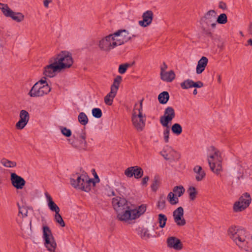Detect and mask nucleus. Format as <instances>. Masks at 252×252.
<instances>
[{
  "instance_id": "f257e3e1",
  "label": "nucleus",
  "mask_w": 252,
  "mask_h": 252,
  "mask_svg": "<svg viewBox=\"0 0 252 252\" xmlns=\"http://www.w3.org/2000/svg\"><path fill=\"white\" fill-rule=\"evenodd\" d=\"M230 238L240 248L246 251L252 252V241L246 240V232L244 229L237 228L236 226H231L228 230Z\"/></svg>"
},
{
  "instance_id": "f03ea898",
  "label": "nucleus",
  "mask_w": 252,
  "mask_h": 252,
  "mask_svg": "<svg viewBox=\"0 0 252 252\" xmlns=\"http://www.w3.org/2000/svg\"><path fill=\"white\" fill-rule=\"evenodd\" d=\"M76 175H77L76 180L70 178V184L74 188L86 192H89L91 190L92 185L94 187L96 183H98L100 181L96 173L94 175L95 180L94 179L90 178L88 175H79V173H76Z\"/></svg>"
},
{
  "instance_id": "7ed1b4c3",
  "label": "nucleus",
  "mask_w": 252,
  "mask_h": 252,
  "mask_svg": "<svg viewBox=\"0 0 252 252\" xmlns=\"http://www.w3.org/2000/svg\"><path fill=\"white\" fill-rule=\"evenodd\" d=\"M112 206L116 211L118 219L122 221H126V217H124L126 211H129L130 206V203L123 196H116L112 199Z\"/></svg>"
},
{
  "instance_id": "20e7f679",
  "label": "nucleus",
  "mask_w": 252,
  "mask_h": 252,
  "mask_svg": "<svg viewBox=\"0 0 252 252\" xmlns=\"http://www.w3.org/2000/svg\"><path fill=\"white\" fill-rule=\"evenodd\" d=\"M210 148L214 153L209 156V158L212 159H208V163L211 170L216 174H219L222 171V158L220 152L214 146H212Z\"/></svg>"
},
{
  "instance_id": "39448f33",
  "label": "nucleus",
  "mask_w": 252,
  "mask_h": 252,
  "mask_svg": "<svg viewBox=\"0 0 252 252\" xmlns=\"http://www.w3.org/2000/svg\"><path fill=\"white\" fill-rule=\"evenodd\" d=\"M43 238L44 241V246L50 252H55L57 244L53 236L51 230L47 225L42 227Z\"/></svg>"
},
{
  "instance_id": "423d86ee",
  "label": "nucleus",
  "mask_w": 252,
  "mask_h": 252,
  "mask_svg": "<svg viewBox=\"0 0 252 252\" xmlns=\"http://www.w3.org/2000/svg\"><path fill=\"white\" fill-rule=\"evenodd\" d=\"M120 32H116L103 38L99 42L98 47L102 51L109 52L112 49L118 46L117 43L114 41V37L119 35Z\"/></svg>"
},
{
  "instance_id": "0eeeda50",
  "label": "nucleus",
  "mask_w": 252,
  "mask_h": 252,
  "mask_svg": "<svg viewBox=\"0 0 252 252\" xmlns=\"http://www.w3.org/2000/svg\"><path fill=\"white\" fill-rule=\"evenodd\" d=\"M52 58L55 62H57V65L61 64L63 66V68H62V70L69 68L73 63L72 55L68 51H62Z\"/></svg>"
},
{
  "instance_id": "6e6552de",
  "label": "nucleus",
  "mask_w": 252,
  "mask_h": 252,
  "mask_svg": "<svg viewBox=\"0 0 252 252\" xmlns=\"http://www.w3.org/2000/svg\"><path fill=\"white\" fill-rule=\"evenodd\" d=\"M252 201L250 194L248 192L243 193L239 197L238 201H236L233 206L234 212H240L247 208Z\"/></svg>"
},
{
  "instance_id": "1a4fd4ad",
  "label": "nucleus",
  "mask_w": 252,
  "mask_h": 252,
  "mask_svg": "<svg viewBox=\"0 0 252 252\" xmlns=\"http://www.w3.org/2000/svg\"><path fill=\"white\" fill-rule=\"evenodd\" d=\"M51 91V87L48 85L39 86L34 85L28 93L31 97H41L47 94Z\"/></svg>"
},
{
  "instance_id": "9d476101",
  "label": "nucleus",
  "mask_w": 252,
  "mask_h": 252,
  "mask_svg": "<svg viewBox=\"0 0 252 252\" xmlns=\"http://www.w3.org/2000/svg\"><path fill=\"white\" fill-rule=\"evenodd\" d=\"M0 9L6 17H10L17 22H20L24 19L23 14L13 11L6 4L0 3Z\"/></svg>"
},
{
  "instance_id": "9b49d317",
  "label": "nucleus",
  "mask_w": 252,
  "mask_h": 252,
  "mask_svg": "<svg viewBox=\"0 0 252 252\" xmlns=\"http://www.w3.org/2000/svg\"><path fill=\"white\" fill-rule=\"evenodd\" d=\"M216 15L217 13L214 10H210L201 18L200 23L202 25L205 24L207 27L210 26L212 29H214L217 26Z\"/></svg>"
},
{
  "instance_id": "f8f14e48",
  "label": "nucleus",
  "mask_w": 252,
  "mask_h": 252,
  "mask_svg": "<svg viewBox=\"0 0 252 252\" xmlns=\"http://www.w3.org/2000/svg\"><path fill=\"white\" fill-rule=\"evenodd\" d=\"M146 210V206L142 204L140 206L138 209H132L131 207L129 211H126L125 214L123 215L124 217H126V221L129 223L130 220H135L139 218L141 215L143 214Z\"/></svg>"
},
{
  "instance_id": "ddd939ff",
  "label": "nucleus",
  "mask_w": 252,
  "mask_h": 252,
  "mask_svg": "<svg viewBox=\"0 0 252 252\" xmlns=\"http://www.w3.org/2000/svg\"><path fill=\"white\" fill-rule=\"evenodd\" d=\"M49 64L44 67V70L43 73L44 74L49 77H54L57 72H60L62 70V68H63V66L57 64V62L54 61L52 58H51L49 61Z\"/></svg>"
},
{
  "instance_id": "4468645a",
  "label": "nucleus",
  "mask_w": 252,
  "mask_h": 252,
  "mask_svg": "<svg viewBox=\"0 0 252 252\" xmlns=\"http://www.w3.org/2000/svg\"><path fill=\"white\" fill-rule=\"evenodd\" d=\"M79 137L81 139V140H78V138H75L74 135H73L74 139H68V141L73 147L75 148H77L80 150H86L87 147V142L86 140V132L82 131L79 135Z\"/></svg>"
},
{
  "instance_id": "2eb2a0df",
  "label": "nucleus",
  "mask_w": 252,
  "mask_h": 252,
  "mask_svg": "<svg viewBox=\"0 0 252 252\" xmlns=\"http://www.w3.org/2000/svg\"><path fill=\"white\" fill-rule=\"evenodd\" d=\"M175 117V112L173 108L167 107L165 109L163 115L160 117V123L163 126H166Z\"/></svg>"
},
{
  "instance_id": "dca6fc26",
  "label": "nucleus",
  "mask_w": 252,
  "mask_h": 252,
  "mask_svg": "<svg viewBox=\"0 0 252 252\" xmlns=\"http://www.w3.org/2000/svg\"><path fill=\"white\" fill-rule=\"evenodd\" d=\"M146 120V116H142V118H138L136 115L135 111L132 112L131 117V121L134 127L138 131H141L143 130L145 126Z\"/></svg>"
},
{
  "instance_id": "f3484780",
  "label": "nucleus",
  "mask_w": 252,
  "mask_h": 252,
  "mask_svg": "<svg viewBox=\"0 0 252 252\" xmlns=\"http://www.w3.org/2000/svg\"><path fill=\"white\" fill-rule=\"evenodd\" d=\"M143 169L138 166L128 167L125 171V174L127 177L131 178L134 176L136 179L141 178L143 176Z\"/></svg>"
},
{
  "instance_id": "a211bd4d",
  "label": "nucleus",
  "mask_w": 252,
  "mask_h": 252,
  "mask_svg": "<svg viewBox=\"0 0 252 252\" xmlns=\"http://www.w3.org/2000/svg\"><path fill=\"white\" fill-rule=\"evenodd\" d=\"M10 180L12 185L17 189H23L26 183L23 178L15 173H11Z\"/></svg>"
},
{
  "instance_id": "6ab92c4d",
  "label": "nucleus",
  "mask_w": 252,
  "mask_h": 252,
  "mask_svg": "<svg viewBox=\"0 0 252 252\" xmlns=\"http://www.w3.org/2000/svg\"><path fill=\"white\" fill-rule=\"evenodd\" d=\"M173 216L175 222L178 226H184L186 221L184 218V209L182 207H179L173 212Z\"/></svg>"
},
{
  "instance_id": "aec40b11",
  "label": "nucleus",
  "mask_w": 252,
  "mask_h": 252,
  "mask_svg": "<svg viewBox=\"0 0 252 252\" xmlns=\"http://www.w3.org/2000/svg\"><path fill=\"white\" fill-rule=\"evenodd\" d=\"M142 20L139 21V25L142 27H146L149 26L152 22L154 14L152 10H147L142 15Z\"/></svg>"
},
{
  "instance_id": "412c9836",
  "label": "nucleus",
  "mask_w": 252,
  "mask_h": 252,
  "mask_svg": "<svg viewBox=\"0 0 252 252\" xmlns=\"http://www.w3.org/2000/svg\"><path fill=\"white\" fill-rule=\"evenodd\" d=\"M167 246L173 248L176 250H181L183 248L181 241L178 238L174 236L169 237L167 239Z\"/></svg>"
},
{
  "instance_id": "4be33fe9",
  "label": "nucleus",
  "mask_w": 252,
  "mask_h": 252,
  "mask_svg": "<svg viewBox=\"0 0 252 252\" xmlns=\"http://www.w3.org/2000/svg\"><path fill=\"white\" fill-rule=\"evenodd\" d=\"M117 32H120L119 35L122 37V39L116 40L118 46L121 45L128 42L131 39V36H128L129 32L126 30H119Z\"/></svg>"
},
{
  "instance_id": "5701e85b",
  "label": "nucleus",
  "mask_w": 252,
  "mask_h": 252,
  "mask_svg": "<svg viewBox=\"0 0 252 252\" xmlns=\"http://www.w3.org/2000/svg\"><path fill=\"white\" fill-rule=\"evenodd\" d=\"M208 62L206 57H202L198 62L196 71L198 74H201L205 70Z\"/></svg>"
},
{
  "instance_id": "b1692460",
  "label": "nucleus",
  "mask_w": 252,
  "mask_h": 252,
  "mask_svg": "<svg viewBox=\"0 0 252 252\" xmlns=\"http://www.w3.org/2000/svg\"><path fill=\"white\" fill-rule=\"evenodd\" d=\"M45 194L48 202V206L49 209L52 211L55 212L56 214L59 213L60 209L58 205L53 201L51 195L47 192H45Z\"/></svg>"
},
{
  "instance_id": "393cba45",
  "label": "nucleus",
  "mask_w": 252,
  "mask_h": 252,
  "mask_svg": "<svg viewBox=\"0 0 252 252\" xmlns=\"http://www.w3.org/2000/svg\"><path fill=\"white\" fill-rule=\"evenodd\" d=\"M160 75L161 79L167 82H172L175 78V74L172 70L160 73Z\"/></svg>"
},
{
  "instance_id": "a878e982",
  "label": "nucleus",
  "mask_w": 252,
  "mask_h": 252,
  "mask_svg": "<svg viewBox=\"0 0 252 252\" xmlns=\"http://www.w3.org/2000/svg\"><path fill=\"white\" fill-rule=\"evenodd\" d=\"M193 171L197 174L195 179L197 181H201L205 176V172L200 166H195L193 168Z\"/></svg>"
},
{
  "instance_id": "bb28decb",
  "label": "nucleus",
  "mask_w": 252,
  "mask_h": 252,
  "mask_svg": "<svg viewBox=\"0 0 252 252\" xmlns=\"http://www.w3.org/2000/svg\"><path fill=\"white\" fill-rule=\"evenodd\" d=\"M117 94V92L111 90L110 92L104 97V102L106 104L111 106L113 101V99Z\"/></svg>"
},
{
  "instance_id": "cd10ccee",
  "label": "nucleus",
  "mask_w": 252,
  "mask_h": 252,
  "mask_svg": "<svg viewBox=\"0 0 252 252\" xmlns=\"http://www.w3.org/2000/svg\"><path fill=\"white\" fill-rule=\"evenodd\" d=\"M169 93L166 91H164L159 94L158 100L160 104H165L169 100Z\"/></svg>"
},
{
  "instance_id": "c85d7f7f",
  "label": "nucleus",
  "mask_w": 252,
  "mask_h": 252,
  "mask_svg": "<svg viewBox=\"0 0 252 252\" xmlns=\"http://www.w3.org/2000/svg\"><path fill=\"white\" fill-rule=\"evenodd\" d=\"M143 99H142L140 101L139 108H136L137 106V104L136 103L135 104L134 108L132 112H133L135 111V112H136V115L138 116V118H142V116H146L145 114H143Z\"/></svg>"
},
{
  "instance_id": "c756f323",
  "label": "nucleus",
  "mask_w": 252,
  "mask_h": 252,
  "mask_svg": "<svg viewBox=\"0 0 252 252\" xmlns=\"http://www.w3.org/2000/svg\"><path fill=\"white\" fill-rule=\"evenodd\" d=\"M122 80L121 76L118 75L114 79L113 84L111 86V90L117 92L120 84Z\"/></svg>"
},
{
  "instance_id": "7c9ffc66",
  "label": "nucleus",
  "mask_w": 252,
  "mask_h": 252,
  "mask_svg": "<svg viewBox=\"0 0 252 252\" xmlns=\"http://www.w3.org/2000/svg\"><path fill=\"white\" fill-rule=\"evenodd\" d=\"M167 218L164 214H159L158 215V222L159 227L163 228L165 226Z\"/></svg>"
},
{
  "instance_id": "2f4dec72",
  "label": "nucleus",
  "mask_w": 252,
  "mask_h": 252,
  "mask_svg": "<svg viewBox=\"0 0 252 252\" xmlns=\"http://www.w3.org/2000/svg\"><path fill=\"white\" fill-rule=\"evenodd\" d=\"M78 122L83 126H86L89 121L88 117L84 112H81L79 114L78 116Z\"/></svg>"
},
{
  "instance_id": "473e14b6",
  "label": "nucleus",
  "mask_w": 252,
  "mask_h": 252,
  "mask_svg": "<svg viewBox=\"0 0 252 252\" xmlns=\"http://www.w3.org/2000/svg\"><path fill=\"white\" fill-rule=\"evenodd\" d=\"M172 192H170L167 195V199L171 205H175L179 202L178 198Z\"/></svg>"
},
{
  "instance_id": "72a5a7b5",
  "label": "nucleus",
  "mask_w": 252,
  "mask_h": 252,
  "mask_svg": "<svg viewBox=\"0 0 252 252\" xmlns=\"http://www.w3.org/2000/svg\"><path fill=\"white\" fill-rule=\"evenodd\" d=\"M171 130L174 134L179 135L182 133L183 129L179 124L175 123L172 126Z\"/></svg>"
},
{
  "instance_id": "f704fd0d",
  "label": "nucleus",
  "mask_w": 252,
  "mask_h": 252,
  "mask_svg": "<svg viewBox=\"0 0 252 252\" xmlns=\"http://www.w3.org/2000/svg\"><path fill=\"white\" fill-rule=\"evenodd\" d=\"M187 192L189 195V198L190 200H194L196 197L197 191L194 187H190L187 190Z\"/></svg>"
},
{
  "instance_id": "c9c22d12",
  "label": "nucleus",
  "mask_w": 252,
  "mask_h": 252,
  "mask_svg": "<svg viewBox=\"0 0 252 252\" xmlns=\"http://www.w3.org/2000/svg\"><path fill=\"white\" fill-rule=\"evenodd\" d=\"M138 234L140 235L142 238H149L150 237L151 235L149 233V230L147 228L139 227L138 228Z\"/></svg>"
},
{
  "instance_id": "e433bc0d",
  "label": "nucleus",
  "mask_w": 252,
  "mask_h": 252,
  "mask_svg": "<svg viewBox=\"0 0 252 252\" xmlns=\"http://www.w3.org/2000/svg\"><path fill=\"white\" fill-rule=\"evenodd\" d=\"M134 64V62L132 63H126L121 64L119 66L118 71L120 74H124L128 67H131L133 64Z\"/></svg>"
},
{
  "instance_id": "4c0bfd02",
  "label": "nucleus",
  "mask_w": 252,
  "mask_h": 252,
  "mask_svg": "<svg viewBox=\"0 0 252 252\" xmlns=\"http://www.w3.org/2000/svg\"><path fill=\"white\" fill-rule=\"evenodd\" d=\"M173 191L176 195L180 197L184 193L185 189L182 186H177L174 187Z\"/></svg>"
},
{
  "instance_id": "58836bf2",
  "label": "nucleus",
  "mask_w": 252,
  "mask_h": 252,
  "mask_svg": "<svg viewBox=\"0 0 252 252\" xmlns=\"http://www.w3.org/2000/svg\"><path fill=\"white\" fill-rule=\"evenodd\" d=\"M193 80L188 79L185 80L180 84L181 87L183 89H189L193 88L192 86Z\"/></svg>"
},
{
  "instance_id": "ea45409f",
  "label": "nucleus",
  "mask_w": 252,
  "mask_h": 252,
  "mask_svg": "<svg viewBox=\"0 0 252 252\" xmlns=\"http://www.w3.org/2000/svg\"><path fill=\"white\" fill-rule=\"evenodd\" d=\"M216 23L220 24H225L227 22V17L226 14L221 13L217 18Z\"/></svg>"
},
{
  "instance_id": "a19ab883",
  "label": "nucleus",
  "mask_w": 252,
  "mask_h": 252,
  "mask_svg": "<svg viewBox=\"0 0 252 252\" xmlns=\"http://www.w3.org/2000/svg\"><path fill=\"white\" fill-rule=\"evenodd\" d=\"M20 120L25 121L28 123L30 119V115L29 113L25 110H22L20 112Z\"/></svg>"
},
{
  "instance_id": "79ce46f5",
  "label": "nucleus",
  "mask_w": 252,
  "mask_h": 252,
  "mask_svg": "<svg viewBox=\"0 0 252 252\" xmlns=\"http://www.w3.org/2000/svg\"><path fill=\"white\" fill-rule=\"evenodd\" d=\"M159 184V177L158 175H156L154 177V181L151 185V189L154 191H156L158 189Z\"/></svg>"
},
{
  "instance_id": "37998d69",
  "label": "nucleus",
  "mask_w": 252,
  "mask_h": 252,
  "mask_svg": "<svg viewBox=\"0 0 252 252\" xmlns=\"http://www.w3.org/2000/svg\"><path fill=\"white\" fill-rule=\"evenodd\" d=\"M165 198L164 195L160 196L158 202L157 207L160 210H163L165 208Z\"/></svg>"
},
{
  "instance_id": "c03bdc74",
  "label": "nucleus",
  "mask_w": 252,
  "mask_h": 252,
  "mask_svg": "<svg viewBox=\"0 0 252 252\" xmlns=\"http://www.w3.org/2000/svg\"><path fill=\"white\" fill-rule=\"evenodd\" d=\"M92 115L96 118H100L102 117V113L100 108H94L92 109Z\"/></svg>"
},
{
  "instance_id": "a18cd8bd",
  "label": "nucleus",
  "mask_w": 252,
  "mask_h": 252,
  "mask_svg": "<svg viewBox=\"0 0 252 252\" xmlns=\"http://www.w3.org/2000/svg\"><path fill=\"white\" fill-rule=\"evenodd\" d=\"M169 148L167 150H163L160 152L162 156L167 160H174V157L170 156V152L168 153Z\"/></svg>"
},
{
  "instance_id": "49530a36",
  "label": "nucleus",
  "mask_w": 252,
  "mask_h": 252,
  "mask_svg": "<svg viewBox=\"0 0 252 252\" xmlns=\"http://www.w3.org/2000/svg\"><path fill=\"white\" fill-rule=\"evenodd\" d=\"M166 128L163 131L164 140L166 143L169 142V133H170V128L169 125H167L166 126H164Z\"/></svg>"
},
{
  "instance_id": "de8ad7c7",
  "label": "nucleus",
  "mask_w": 252,
  "mask_h": 252,
  "mask_svg": "<svg viewBox=\"0 0 252 252\" xmlns=\"http://www.w3.org/2000/svg\"><path fill=\"white\" fill-rule=\"evenodd\" d=\"M55 219L56 222L59 223L61 226H65V223L62 218V217L61 216L59 213H58L57 214L56 213L55 216Z\"/></svg>"
},
{
  "instance_id": "09e8293b",
  "label": "nucleus",
  "mask_w": 252,
  "mask_h": 252,
  "mask_svg": "<svg viewBox=\"0 0 252 252\" xmlns=\"http://www.w3.org/2000/svg\"><path fill=\"white\" fill-rule=\"evenodd\" d=\"M2 163L3 165L7 167H14L16 166V162L10 161L7 159H3Z\"/></svg>"
},
{
  "instance_id": "8fccbe9b",
  "label": "nucleus",
  "mask_w": 252,
  "mask_h": 252,
  "mask_svg": "<svg viewBox=\"0 0 252 252\" xmlns=\"http://www.w3.org/2000/svg\"><path fill=\"white\" fill-rule=\"evenodd\" d=\"M62 133L67 137H69L71 135V131L65 127H61Z\"/></svg>"
},
{
  "instance_id": "3c124183",
  "label": "nucleus",
  "mask_w": 252,
  "mask_h": 252,
  "mask_svg": "<svg viewBox=\"0 0 252 252\" xmlns=\"http://www.w3.org/2000/svg\"><path fill=\"white\" fill-rule=\"evenodd\" d=\"M27 123L25 121L19 120V121L16 124V127L18 129H22L26 126Z\"/></svg>"
},
{
  "instance_id": "603ef678",
  "label": "nucleus",
  "mask_w": 252,
  "mask_h": 252,
  "mask_svg": "<svg viewBox=\"0 0 252 252\" xmlns=\"http://www.w3.org/2000/svg\"><path fill=\"white\" fill-rule=\"evenodd\" d=\"M202 30L203 31V33L207 36L210 37L212 39L214 38V36L210 30L207 29L202 26Z\"/></svg>"
},
{
  "instance_id": "864d4df0",
  "label": "nucleus",
  "mask_w": 252,
  "mask_h": 252,
  "mask_svg": "<svg viewBox=\"0 0 252 252\" xmlns=\"http://www.w3.org/2000/svg\"><path fill=\"white\" fill-rule=\"evenodd\" d=\"M168 152H170V156L174 157V160L179 158L178 153L171 148H169Z\"/></svg>"
},
{
  "instance_id": "5fc2aeb1",
  "label": "nucleus",
  "mask_w": 252,
  "mask_h": 252,
  "mask_svg": "<svg viewBox=\"0 0 252 252\" xmlns=\"http://www.w3.org/2000/svg\"><path fill=\"white\" fill-rule=\"evenodd\" d=\"M192 86L193 88H200L203 87L204 84L200 81H198L197 82H194L193 81Z\"/></svg>"
},
{
  "instance_id": "6e6d98bb",
  "label": "nucleus",
  "mask_w": 252,
  "mask_h": 252,
  "mask_svg": "<svg viewBox=\"0 0 252 252\" xmlns=\"http://www.w3.org/2000/svg\"><path fill=\"white\" fill-rule=\"evenodd\" d=\"M38 85H39V86L48 85L47 82L46 81V78H44V79H41L39 81H38L35 84H34V85H38Z\"/></svg>"
},
{
  "instance_id": "4d7b16f0",
  "label": "nucleus",
  "mask_w": 252,
  "mask_h": 252,
  "mask_svg": "<svg viewBox=\"0 0 252 252\" xmlns=\"http://www.w3.org/2000/svg\"><path fill=\"white\" fill-rule=\"evenodd\" d=\"M219 7L220 8L222 9L223 10H225L227 8L226 3L223 1H220L219 2Z\"/></svg>"
},
{
  "instance_id": "13d9d810",
  "label": "nucleus",
  "mask_w": 252,
  "mask_h": 252,
  "mask_svg": "<svg viewBox=\"0 0 252 252\" xmlns=\"http://www.w3.org/2000/svg\"><path fill=\"white\" fill-rule=\"evenodd\" d=\"M168 66L165 62L163 63L162 65L160 66V73H163L167 68Z\"/></svg>"
},
{
  "instance_id": "bf43d9fd",
  "label": "nucleus",
  "mask_w": 252,
  "mask_h": 252,
  "mask_svg": "<svg viewBox=\"0 0 252 252\" xmlns=\"http://www.w3.org/2000/svg\"><path fill=\"white\" fill-rule=\"evenodd\" d=\"M149 177L148 176H145L143 179H142V182H141V184L142 185H147V182L149 181Z\"/></svg>"
},
{
  "instance_id": "052dcab7",
  "label": "nucleus",
  "mask_w": 252,
  "mask_h": 252,
  "mask_svg": "<svg viewBox=\"0 0 252 252\" xmlns=\"http://www.w3.org/2000/svg\"><path fill=\"white\" fill-rule=\"evenodd\" d=\"M17 205L19 207V213H21L23 216H27V213L28 212L27 211H26V213H24L23 214V213L22 212V210H21V208L20 207L19 203H17Z\"/></svg>"
},
{
  "instance_id": "680f3d73",
  "label": "nucleus",
  "mask_w": 252,
  "mask_h": 252,
  "mask_svg": "<svg viewBox=\"0 0 252 252\" xmlns=\"http://www.w3.org/2000/svg\"><path fill=\"white\" fill-rule=\"evenodd\" d=\"M51 2V0H44L43 1V3H44V6L46 7H48L49 3Z\"/></svg>"
},
{
  "instance_id": "e2e57ef3",
  "label": "nucleus",
  "mask_w": 252,
  "mask_h": 252,
  "mask_svg": "<svg viewBox=\"0 0 252 252\" xmlns=\"http://www.w3.org/2000/svg\"><path fill=\"white\" fill-rule=\"evenodd\" d=\"M248 32L249 34L252 35V23L251 22L250 23L249 28H248Z\"/></svg>"
},
{
  "instance_id": "0e129e2a",
  "label": "nucleus",
  "mask_w": 252,
  "mask_h": 252,
  "mask_svg": "<svg viewBox=\"0 0 252 252\" xmlns=\"http://www.w3.org/2000/svg\"><path fill=\"white\" fill-rule=\"evenodd\" d=\"M122 37L121 36V35H117V36H116L114 37V38L115 39V40L114 41H115L116 43L117 42V41H116V40H118L119 39H122Z\"/></svg>"
},
{
  "instance_id": "69168bd1",
  "label": "nucleus",
  "mask_w": 252,
  "mask_h": 252,
  "mask_svg": "<svg viewBox=\"0 0 252 252\" xmlns=\"http://www.w3.org/2000/svg\"><path fill=\"white\" fill-rule=\"evenodd\" d=\"M248 44L252 46V39H250L248 40Z\"/></svg>"
},
{
  "instance_id": "338daca9",
  "label": "nucleus",
  "mask_w": 252,
  "mask_h": 252,
  "mask_svg": "<svg viewBox=\"0 0 252 252\" xmlns=\"http://www.w3.org/2000/svg\"><path fill=\"white\" fill-rule=\"evenodd\" d=\"M108 195H109V196H114V195H115V192H114V191H112L111 192V193H110V194H108Z\"/></svg>"
},
{
  "instance_id": "774afa93",
  "label": "nucleus",
  "mask_w": 252,
  "mask_h": 252,
  "mask_svg": "<svg viewBox=\"0 0 252 252\" xmlns=\"http://www.w3.org/2000/svg\"><path fill=\"white\" fill-rule=\"evenodd\" d=\"M197 94V91L196 89L195 88V89L193 90V94L194 95H196V94Z\"/></svg>"
}]
</instances>
